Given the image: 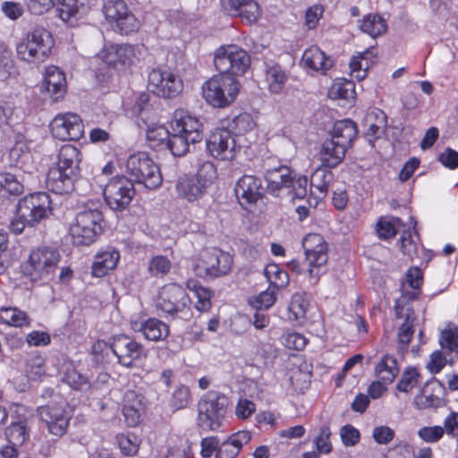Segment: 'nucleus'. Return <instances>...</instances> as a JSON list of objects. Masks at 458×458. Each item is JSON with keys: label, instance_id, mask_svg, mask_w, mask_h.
Wrapping results in <instances>:
<instances>
[{"label": "nucleus", "instance_id": "1", "mask_svg": "<svg viewBox=\"0 0 458 458\" xmlns=\"http://www.w3.org/2000/svg\"><path fill=\"white\" fill-rule=\"evenodd\" d=\"M271 160H263L267 191L279 197L283 191L293 199H302L307 195L308 178L297 174L291 167L279 164L271 165Z\"/></svg>", "mask_w": 458, "mask_h": 458}, {"label": "nucleus", "instance_id": "2", "mask_svg": "<svg viewBox=\"0 0 458 458\" xmlns=\"http://www.w3.org/2000/svg\"><path fill=\"white\" fill-rule=\"evenodd\" d=\"M51 200L47 192H36L20 199L16 205L15 216L11 220L9 228L16 233H21L25 227H32L45 219L51 211Z\"/></svg>", "mask_w": 458, "mask_h": 458}, {"label": "nucleus", "instance_id": "3", "mask_svg": "<svg viewBox=\"0 0 458 458\" xmlns=\"http://www.w3.org/2000/svg\"><path fill=\"white\" fill-rule=\"evenodd\" d=\"M216 178L215 165L211 161H203L199 164L195 174H183L178 178L175 190L182 199L194 202L207 193Z\"/></svg>", "mask_w": 458, "mask_h": 458}, {"label": "nucleus", "instance_id": "4", "mask_svg": "<svg viewBox=\"0 0 458 458\" xmlns=\"http://www.w3.org/2000/svg\"><path fill=\"white\" fill-rule=\"evenodd\" d=\"M228 405L225 394L215 391L205 394L198 403V427L205 431L216 430L223 424Z\"/></svg>", "mask_w": 458, "mask_h": 458}, {"label": "nucleus", "instance_id": "5", "mask_svg": "<svg viewBox=\"0 0 458 458\" xmlns=\"http://www.w3.org/2000/svg\"><path fill=\"white\" fill-rule=\"evenodd\" d=\"M126 176L131 182L155 190L161 186L163 177L159 166L146 152L131 155L126 161Z\"/></svg>", "mask_w": 458, "mask_h": 458}, {"label": "nucleus", "instance_id": "6", "mask_svg": "<svg viewBox=\"0 0 458 458\" xmlns=\"http://www.w3.org/2000/svg\"><path fill=\"white\" fill-rule=\"evenodd\" d=\"M239 86L234 77L219 72L203 84L202 93L206 101L211 106L225 107L236 98Z\"/></svg>", "mask_w": 458, "mask_h": 458}, {"label": "nucleus", "instance_id": "7", "mask_svg": "<svg viewBox=\"0 0 458 458\" xmlns=\"http://www.w3.org/2000/svg\"><path fill=\"white\" fill-rule=\"evenodd\" d=\"M191 300L185 290L177 284L165 285L159 292L157 308L165 316L188 320L191 316Z\"/></svg>", "mask_w": 458, "mask_h": 458}, {"label": "nucleus", "instance_id": "8", "mask_svg": "<svg viewBox=\"0 0 458 458\" xmlns=\"http://www.w3.org/2000/svg\"><path fill=\"white\" fill-rule=\"evenodd\" d=\"M61 256L55 248L43 247L33 250L21 266L22 272L31 281L48 280L57 268Z\"/></svg>", "mask_w": 458, "mask_h": 458}, {"label": "nucleus", "instance_id": "9", "mask_svg": "<svg viewBox=\"0 0 458 458\" xmlns=\"http://www.w3.org/2000/svg\"><path fill=\"white\" fill-rule=\"evenodd\" d=\"M53 47L49 31L41 27L34 28L17 44L18 56L28 63H40L48 55Z\"/></svg>", "mask_w": 458, "mask_h": 458}, {"label": "nucleus", "instance_id": "10", "mask_svg": "<svg viewBox=\"0 0 458 458\" xmlns=\"http://www.w3.org/2000/svg\"><path fill=\"white\" fill-rule=\"evenodd\" d=\"M102 212L98 209H87L77 214L70 227V233L76 245H90L98 234L102 232Z\"/></svg>", "mask_w": 458, "mask_h": 458}, {"label": "nucleus", "instance_id": "11", "mask_svg": "<svg viewBox=\"0 0 458 458\" xmlns=\"http://www.w3.org/2000/svg\"><path fill=\"white\" fill-rule=\"evenodd\" d=\"M103 13L112 30L122 35L136 32L140 21L123 0H107L103 5Z\"/></svg>", "mask_w": 458, "mask_h": 458}, {"label": "nucleus", "instance_id": "12", "mask_svg": "<svg viewBox=\"0 0 458 458\" xmlns=\"http://www.w3.org/2000/svg\"><path fill=\"white\" fill-rule=\"evenodd\" d=\"M250 58L248 53L236 45L220 47L215 53L214 64L223 74L234 77L242 74L249 68Z\"/></svg>", "mask_w": 458, "mask_h": 458}, {"label": "nucleus", "instance_id": "13", "mask_svg": "<svg viewBox=\"0 0 458 458\" xmlns=\"http://www.w3.org/2000/svg\"><path fill=\"white\" fill-rule=\"evenodd\" d=\"M37 415L50 435L61 437L66 433L71 414L64 403L50 402L38 406Z\"/></svg>", "mask_w": 458, "mask_h": 458}, {"label": "nucleus", "instance_id": "14", "mask_svg": "<svg viewBox=\"0 0 458 458\" xmlns=\"http://www.w3.org/2000/svg\"><path fill=\"white\" fill-rule=\"evenodd\" d=\"M133 183L126 176L112 178L104 189V199L107 206L114 211L122 212L131 204L135 196Z\"/></svg>", "mask_w": 458, "mask_h": 458}, {"label": "nucleus", "instance_id": "15", "mask_svg": "<svg viewBox=\"0 0 458 458\" xmlns=\"http://www.w3.org/2000/svg\"><path fill=\"white\" fill-rule=\"evenodd\" d=\"M208 152L216 159L233 160L240 146L236 143V135L225 128H216L206 140Z\"/></svg>", "mask_w": 458, "mask_h": 458}, {"label": "nucleus", "instance_id": "16", "mask_svg": "<svg viewBox=\"0 0 458 458\" xmlns=\"http://www.w3.org/2000/svg\"><path fill=\"white\" fill-rule=\"evenodd\" d=\"M148 89L157 97L172 98L182 90V81L171 72L152 68L148 76Z\"/></svg>", "mask_w": 458, "mask_h": 458}, {"label": "nucleus", "instance_id": "17", "mask_svg": "<svg viewBox=\"0 0 458 458\" xmlns=\"http://www.w3.org/2000/svg\"><path fill=\"white\" fill-rule=\"evenodd\" d=\"M111 352L117 358L118 363L126 368L132 367L135 361L145 357L143 345L126 335L113 337Z\"/></svg>", "mask_w": 458, "mask_h": 458}, {"label": "nucleus", "instance_id": "18", "mask_svg": "<svg viewBox=\"0 0 458 458\" xmlns=\"http://www.w3.org/2000/svg\"><path fill=\"white\" fill-rule=\"evenodd\" d=\"M50 128L52 135L60 140H79L84 133L82 120L74 113L58 114Z\"/></svg>", "mask_w": 458, "mask_h": 458}, {"label": "nucleus", "instance_id": "19", "mask_svg": "<svg viewBox=\"0 0 458 458\" xmlns=\"http://www.w3.org/2000/svg\"><path fill=\"white\" fill-rule=\"evenodd\" d=\"M302 246L310 267L309 275L311 278L315 277L318 280L319 275L318 272L314 273L313 267H320L327 264L328 260L327 243L322 235L310 233L304 238Z\"/></svg>", "mask_w": 458, "mask_h": 458}, {"label": "nucleus", "instance_id": "20", "mask_svg": "<svg viewBox=\"0 0 458 458\" xmlns=\"http://www.w3.org/2000/svg\"><path fill=\"white\" fill-rule=\"evenodd\" d=\"M170 128L177 133L183 134L192 141V144L200 142L203 139L202 123L182 109L175 110Z\"/></svg>", "mask_w": 458, "mask_h": 458}, {"label": "nucleus", "instance_id": "21", "mask_svg": "<svg viewBox=\"0 0 458 458\" xmlns=\"http://www.w3.org/2000/svg\"><path fill=\"white\" fill-rule=\"evenodd\" d=\"M416 298L417 294L415 293H408L398 298L395 301L396 317L398 318H404V322L399 327L398 332L399 342L403 344H408L414 334V311L407 302Z\"/></svg>", "mask_w": 458, "mask_h": 458}, {"label": "nucleus", "instance_id": "22", "mask_svg": "<svg viewBox=\"0 0 458 458\" xmlns=\"http://www.w3.org/2000/svg\"><path fill=\"white\" fill-rule=\"evenodd\" d=\"M202 265L206 275L208 276H225L232 269L233 257L219 249H212L204 253Z\"/></svg>", "mask_w": 458, "mask_h": 458}, {"label": "nucleus", "instance_id": "23", "mask_svg": "<svg viewBox=\"0 0 458 458\" xmlns=\"http://www.w3.org/2000/svg\"><path fill=\"white\" fill-rule=\"evenodd\" d=\"M136 56V49L128 44L110 45L102 52V58L108 65L116 70H123L133 63Z\"/></svg>", "mask_w": 458, "mask_h": 458}, {"label": "nucleus", "instance_id": "24", "mask_svg": "<svg viewBox=\"0 0 458 458\" xmlns=\"http://www.w3.org/2000/svg\"><path fill=\"white\" fill-rule=\"evenodd\" d=\"M31 140L23 135H18L13 147L9 152V160L12 166H15L25 173H32L34 161L30 150Z\"/></svg>", "mask_w": 458, "mask_h": 458}, {"label": "nucleus", "instance_id": "25", "mask_svg": "<svg viewBox=\"0 0 458 458\" xmlns=\"http://www.w3.org/2000/svg\"><path fill=\"white\" fill-rule=\"evenodd\" d=\"M79 177L57 166L48 170L46 179L47 188L56 194H69L74 190V184Z\"/></svg>", "mask_w": 458, "mask_h": 458}, {"label": "nucleus", "instance_id": "26", "mask_svg": "<svg viewBox=\"0 0 458 458\" xmlns=\"http://www.w3.org/2000/svg\"><path fill=\"white\" fill-rule=\"evenodd\" d=\"M42 88L57 101L66 92V79L64 73L57 66H48L46 69Z\"/></svg>", "mask_w": 458, "mask_h": 458}, {"label": "nucleus", "instance_id": "27", "mask_svg": "<svg viewBox=\"0 0 458 458\" xmlns=\"http://www.w3.org/2000/svg\"><path fill=\"white\" fill-rule=\"evenodd\" d=\"M261 181L253 175H243L235 185L234 191L238 199L245 203H255L261 197Z\"/></svg>", "mask_w": 458, "mask_h": 458}, {"label": "nucleus", "instance_id": "28", "mask_svg": "<svg viewBox=\"0 0 458 458\" xmlns=\"http://www.w3.org/2000/svg\"><path fill=\"white\" fill-rule=\"evenodd\" d=\"M347 149L348 148L335 142L334 140H326L320 151L321 164L329 168L336 167L344 159Z\"/></svg>", "mask_w": 458, "mask_h": 458}, {"label": "nucleus", "instance_id": "29", "mask_svg": "<svg viewBox=\"0 0 458 458\" xmlns=\"http://www.w3.org/2000/svg\"><path fill=\"white\" fill-rule=\"evenodd\" d=\"M81 161V153L80 149L72 145L67 144L64 145L59 150L56 166L79 177Z\"/></svg>", "mask_w": 458, "mask_h": 458}, {"label": "nucleus", "instance_id": "30", "mask_svg": "<svg viewBox=\"0 0 458 458\" xmlns=\"http://www.w3.org/2000/svg\"><path fill=\"white\" fill-rule=\"evenodd\" d=\"M120 259L119 251L108 248L106 250L98 254L92 265V276L96 277H102L109 271L114 269Z\"/></svg>", "mask_w": 458, "mask_h": 458}, {"label": "nucleus", "instance_id": "31", "mask_svg": "<svg viewBox=\"0 0 458 458\" xmlns=\"http://www.w3.org/2000/svg\"><path fill=\"white\" fill-rule=\"evenodd\" d=\"M357 133L358 130L355 123L346 119L335 123L330 139L349 148Z\"/></svg>", "mask_w": 458, "mask_h": 458}, {"label": "nucleus", "instance_id": "32", "mask_svg": "<svg viewBox=\"0 0 458 458\" xmlns=\"http://www.w3.org/2000/svg\"><path fill=\"white\" fill-rule=\"evenodd\" d=\"M301 64L314 71H327L333 65V61L318 47H310L302 55Z\"/></svg>", "mask_w": 458, "mask_h": 458}, {"label": "nucleus", "instance_id": "33", "mask_svg": "<svg viewBox=\"0 0 458 458\" xmlns=\"http://www.w3.org/2000/svg\"><path fill=\"white\" fill-rule=\"evenodd\" d=\"M138 331L141 332L145 338L150 341H161L169 335V327L157 318H148L140 324Z\"/></svg>", "mask_w": 458, "mask_h": 458}, {"label": "nucleus", "instance_id": "34", "mask_svg": "<svg viewBox=\"0 0 458 458\" xmlns=\"http://www.w3.org/2000/svg\"><path fill=\"white\" fill-rule=\"evenodd\" d=\"M359 28L362 32L375 38L386 33L387 24L379 14L369 13L360 21Z\"/></svg>", "mask_w": 458, "mask_h": 458}, {"label": "nucleus", "instance_id": "35", "mask_svg": "<svg viewBox=\"0 0 458 458\" xmlns=\"http://www.w3.org/2000/svg\"><path fill=\"white\" fill-rule=\"evenodd\" d=\"M265 78L268 89L275 94L280 93L287 81L284 70L277 64L267 65Z\"/></svg>", "mask_w": 458, "mask_h": 458}, {"label": "nucleus", "instance_id": "36", "mask_svg": "<svg viewBox=\"0 0 458 458\" xmlns=\"http://www.w3.org/2000/svg\"><path fill=\"white\" fill-rule=\"evenodd\" d=\"M355 85L346 79H336L328 90L331 99H342L350 101L355 98Z\"/></svg>", "mask_w": 458, "mask_h": 458}, {"label": "nucleus", "instance_id": "37", "mask_svg": "<svg viewBox=\"0 0 458 458\" xmlns=\"http://www.w3.org/2000/svg\"><path fill=\"white\" fill-rule=\"evenodd\" d=\"M376 375L382 382L391 384L399 373L395 358L385 355L376 366Z\"/></svg>", "mask_w": 458, "mask_h": 458}, {"label": "nucleus", "instance_id": "38", "mask_svg": "<svg viewBox=\"0 0 458 458\" xmlns=\"http://www.w3.org/2000/svg\"><path fill=\"white\" fill-rule=\"evenodd\" d=\"M329 169V167L321 165L311 175L310 186L318 191L319 195L317 196L318 198L324 197L327 194L329 185L333 181L334 174Z\"/></svg>", "mask_w": 458, "mask_h": 458}, {"label": "nucleus", "instance_id": "39", "mask_svg": "<svg viewBox=\"0 0 458 458\" xmlns=\"http://www.w3.org/2000/svg\"><path fill=\"white\" fill-rule=\"evenodd\" d=\"M309 306L310 302L304 293L293 294L288 306V319L298 322L304 319Z\"/></svg>", "mask_w": 458, "mask_h": 458}, {"label": "nucleus", "instance_id": "40", "mask_svg": "<svg viewBox=\"0 0 458 458\" xmlns=\"http://www.w3.org/2000/svg\"><path fill=\"white\" fill-rule=\"evenodd\" d=\"M190 140L182 133H177L170 128L168 140L165 141V148L169 149L174 157H182L190 150Z\"/></svg>", "mask_w": 458, "mask_h": 458}, {"label": "nucleus", "instance_id": "41", "mask_svg": "<svg viewBox=\"0 0 458 458\" xmlns=\"http://www.w3.org/2000/svg\"><path fill=\"white\" fill-rule=\"evenodd\" d=\"M365 123L367 126L366 134L377 139L384 133L386 116L383 111L375 110L368 114Z\"/></svg>", "mask_w": 458, "mask_h": 458}, {"label": "nucleus", "instance_id": "42", "mask_svg": "<svg viewBox=\"0 0 458 458\" xmlns=\"http://www.w3.org/2000/svg\"><path fill=\"white\" fill-rule=\"evenodd\" d=\"M5 436L10 444L22 445L30 437L26 420L13 422L5 428Z\"/></svg>", "mask_w": 458, "mask_h": 458}, {"label": "nucleus", "instance_id": "43", "mask_svg": "<svg viewBox=\"0 0 458 458\" xmlns=\"http://www.w3.org/2000/svg\"><path fill=\"white\" fill-rule=\"evenodd\" d=\"M265 276L274 289H281L288 285L289 275L277 264H268L264 270Z\"/></svg>", "mask_w": 458, "mask_h": 458}, {"label": "nucleus", "instance_id": "44", "mask_svg": "<svg viewBox=\"0 0 458 458\" xmlns=\"http://www.w3.org/2000/svg\"><path fill=\"white\" fill-rule=\"evenodd\" d=\"M0 189L13 196H19L24 191L22 182L16 174L0 172Z\"/></svg>", "mask_w": 458, "mask_h": 458}, {"label": "nucleus", "instance_id": "45", "mask_svg": "<svg viewBox=\"0 0 458 458\" xmlns=\"http://www.w3.org/2000/svg\"><path fill=\"white\" fill-rule=\"evenodd\" d=\"M0 322L13 327H22L28 324V316L25 312L15 308H2L0 310Z\"/></svg>", "mask_w": 458, "mask_h": 458}, {"label": "nucleus", "instance_id": "46", "mask_svg": "<svg viewBox=\"0 0 458 458\" xmlns=\"http://www.w3.org/2000/svg\"><path fill=\"white\" fill-rule=\"evenodd\" d=\"M188 287L192 291L197 302L195 307L198 310L203 312L208 311L211 308V293L208 288H205L196 282L188 283Z\"/></svg>", "mask_w": 458, "mask_h": 458}, {"label": "nucleus", "instance_id": "47", "mask_svg": "<svg viewBox=\"0 0 458 458\" xmlns=\"http://www.w3.org/2000/svg\"><path fill=\"white\" fill-rule=\"evenodd\" d=\"M401 223L399 218H383L377 223V233L380 239L388 240L394 238L397 233V225Z\"/></svg>", "mask_w": 458, "mask_h": 458}, {"label": "nucleus", "instance_id": "48", "mask_svg": "<svg viewBox=\"0 0 458 458\" xmlns=\"http://www.w3.org/2000/svg\"><path fill=\"white\" fill-rule=\"evenodd\" d=\"M171 268V261L163 255L153 257L148 267L149 274L155 277H163L170 272Z\"/></svg>", "mask_w": 458, "mask_h": 458}, {"label": "nucleus", "instance_id": "49", "mask_svg": "<svg viewBox=\"0 0 458 458\" xmlns=\"http://www.w3.org/2000/svg\"><path fill=\"white\" fill-rule=\"evenodd\" d=\"M58 4L57 13L58 16L65 22L74 17L83 4L81 0H55Z\"/></svg>", "mask_w": 458, "mask_h": 458}, {"label": "nucleus", "instance_id": "50", "mask_svg": "<svg viewBox=\"0 0 458 458\" xmlns=\"http://www.w3.org/2000/svg\"><path fill=\"white\" fill-rule=\"evenodd\" d=\"M25 372L27 376L37 380L46 373L45 359L40 355H33L26 361Z\"/></svg>", "mask_w": 458, "mask_h": 458}, {"label": "nucleus", "instance_id": "51", "mask_svg": "<svg viewBox=\"0 0 458 458\" xmlns=\"http://www.w3.org/2000/svg\"><path fill=\"white\" fill-rule=\"evenodd\" d=\"M420 377V375L415 368H407L396 386L397 390L409 393L417 386Z\"/></svg>", "mask_w": 458, "mask_h": 458}, {"label": "nucleus", "instance_id": "52", "mask_svg": "<svg viewBox=\"0 0 458 458\" xmlns=\"http://www.w3.org/2000/svg\"><path fill=\"white\" fill-rule=\"evenodd\" d=\"M64 381L76 390H86L89 388V381L87 376L81 374L75 369H68L64 374Z\"/></svg>", "mask_w": 458, "mask_h": 458}, {"label": "nucleus", "instance_id": "53", "mask_svg": "<svg viewBox=\"0 0 458 458\" xmlns=\"http://www.w3.org/2000/svg\"><path fill=\"white\" fill-rule=\"evenodd\" d=\"M370 55V51L367 50L363 53L359 54L357 56H353L350 62V68L352 72H357L355 77L360 81L367 76V70L369 66L368 55Z\"/></svg>", "mask_w": 458, "mask_h": 458}, {"label": "nucleus", "instance_id": "54", "mask_svg": "<svg viewBox=\"0 0 458 458\" xmlns=\"http://www.w3.org/2000/svg\"><path fill=\"white\" fill-rule=\"evenodd\" d=\"M239 13L235 16H239L246 23L251 24L257 21L259 17V6L255 0H246Z\"/></svg>", "mask_w": 458, "mask_h": 458}, {"label": "nucleus", "instance_id": "55", "mask_svg": "<svg viewBox=\"0 0 458 458\" xmlns=\"http://www.w3.org/2000/svg\"><path fill=\"white\" fill-rule=\"evenodd\" d=\"M414 403L419 409L438 408L442 405L443 401L435 394H427V390L423 389L414 398Z\"/></svg>", "mask_w": 458, "mask_h": 458}, {"label": "nucleus", "instance_id": "56", "mask_svg": "<svg viewBox=\"0 0 458 458\" xmlns=\"http://www.w3.org/2000/svg\"><path fill=\"white\" fill-rule=\"evenodd\" d=\"M439 344L449 352H458V327L447 328L441 332Z\"/></svg>", "mask_w": 458, "mask_h": 458}, {"label": "nucleus", "instance_id": "57", "mask_svg": "<svg viewBox=\"0 0 458 458\" xmlns=\"http://www.w3.org/2000/svg\"><path fill=\"white\" fill-rule=\"evenodd\" d=\"M190 402V389L185 386H180L174 391L170 403L175 410H181L186 408Z\"/></svg>", "mask_w": 458, "mask_h": 458}, {"label": "nucleus", "instance_id": "58", "mask_svg": "<svg viewBox=\"0 0 458 458\" xmlns=\"http://www.w3.org/2000/svg\"><path fill=\"white\" fill-rule=\"evenodd\" d=\"M170 130L164 126L148 129L147 131V140L152 148L164 146L165 148V141L168 140Z\"/></svg>", "mask_w": 458, "mask_h": 458}, {"label": "nucleus", "instance_id": "59", "mask_svg": "<svg viewBox=\"0 0 458 458\" xmlns=\"http://www.w3.org/2000/svg\"><path fill=\"white\" fill-rule=\"evenodd\" d=\"M331 431L328 426H323L320 428L319 435L315 438L314 442L317 450L320 454H329L332 451V445L330 442Z\"/></svg>", "mask_w": 458, "mask_h": 458}, {"label": "nucleus", "instance_id": "60", "mask_svg": "<svg viewBox=\"0 0 458 458\" xmlns=\"http://www.w3.org/2000/svg\"><path fill=\"white\" fill-rule=\"evenodd\" d=\"M445 429L441 426L423 427L418 431V436L425 442H437L444 435Z\"/></svg>", "mask_w": 458, "mask_h": 458}, {"label": "nucleus", "instance_id": "61", "mask_svg": "<svg viewBox=\"0 0 458 458\" xmlns=\"http://www.w3.org/2000/svg\"><path fill=\"white\" fill-rule=\"evenodd\" d=\"M340 437L345 446H354L360 439V431L349 424L341 428Z\"/></svg>", "mask_w": 458, "mask_h": 458}, {"label": "nucleus", "instance_id": "62", "mask_svg": "<svg viewBox=\"0 0 458 458\" xmlns=\"http://www.w3.org/2000/svg\"><path fill=\"white\" fill-rule=\"evenodd\" d=\"M395 432L388 426H378L372 432L373 439L378 445H388L394 437Z\"/></svg>", "mask_w": 458, "mask_h": 458}, {"label": "nucleus", "instance_id": "63", "mask_svg": "<svg viewBox=\"0 0 458 458\" xmlns=\"http://www.w3.org/2000/svg\"><path fill=\"white\" fill-rule=\"evenodd\" d=\"M276 292L275 290L270 291L269 289L262 292L254 301L251 302V305L256 310H268L272 307L276 301Z\"/></svg>", "mask_w": 458, "mask_h": 458}, {"label": "nucleus", "instance_id": "64", "mask_svg": "<svg viewBox=\"0 0 458 458\" xmlns=\"http://www.w3.org/2000/svg\"><path fill=\"white\" fill-rule=\"evenodd\" d=\"M234 129L239 133H245L255 127V123L251 115L248 113H242L235 116L233 120Z\"/></svg>", "mask_w": 458, "mask_h": 458}]
</instances>
